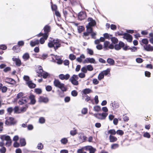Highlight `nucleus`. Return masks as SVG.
I'll use <instances>...</instances> for the list:
<instances>
[{"instance_id": "44", "label": "nucleus", "mask_w": 153, "mask_h": 153, "mask_svg": "<svg viewBox=\"0 0 153 153\" xmlns=\"http://www.w3.org/2000/svg\"><path fill=\"white\" fill-rule=\"evenodd\" d=\"M94 110L95 111L98 112L101 110V108L100 106L99 105H96L94 107Z\"/></svg>"}, {"instance_id": "43", "label": "nucleus", "mask_w": 153, "mask_h": 153, "mask_svg": "<svg viewBox=\"0 0 153 153\" xmlns=\"http://www.w3.org/2000/svg\"><path fill=\"white\" fill-rule=\"evenodd\" d=\"M85 29L84 27L82 26H79L78 27V30L79 33H81V32L83 30Z\"/></svg>"}, {"instance_id": "36", "label": "nucleus", "mask_w": 153, "mask_h": 153, "mask_svg": "<svg viewBox=\"0 0 153 153\" xmlns=\"http://www.w3.org/2000/svg\"><path fill=\"white\" fill-rule=\"evenodd\" d=\"M103 36L105 39H111V38L112 36V35L111 34L109 35L108 33H105L104 34Z\"/></svg>"}, {"instance_id": "14", "label": "nucleus", "mask_w": 153, "mask_h": 153, "mask_svg": "<svg viewBox=\"0 0 153 153\" xmlns=\"http://www.w3.org/2000/svg\"><path fill=\"white\" fill-rule=\"evenodd\" d=\"M28 99L25 97H23L19 100L18 103L20 105H22L26 103Z\"/></svg>"}, {"instance_id": "47", "label": "nucleus", "mask_w": 153, "mask_h": 153, "mask_svg": "<svg viewBox=\"0 0 153 153\" xmlns=\"http://www.w3.org/2000/svg\"><path fill=\"white\" fill-rule=\"evenodd\" d=\"M35 92L37 94H40L42 92V90L40 88H36L35 89Z\"/></svg>"}, {"instance_id": "50", "label": "nucleus", "mask_w": 153, "mask_h": 153, "mask_svg": "<svg viewBox=\"0 0 153 153\" xmlns=\"http://www.w3.org/2000/svg\"><path fill=\"white\" fill-rule=\"evenodd\" d=\"M119 147V144L117 143H115L112 144L111 146V149H115Z\"/></svg>"}, {"instance_id": "7", "label": "nucleus", "mask_w": 153, "mask_h": 153, "mask_svg": "<svg viewBox=\"0 0 153 153\" xmlns=\"http://www.w3.org/2000/svg\"><path fill=\"white\" fill-rule=\"evenodd\" d=\"M45 33H44V37L47 39L49 35V32L51 31V27L48 25H46L43 28Z\"/></svg>"}, {"instance_id": "45", "label": "nucleus", "mask_w": 153, "mask_h": 153, "mask_svg": "<svg viewBox=\"0 0 153 153\" xmlns=\"http://www.w3.org/2000/svg\"><path fill=\"white\" fill-rule=\"evenodd\" d=\"M45 119L44 117H40L39 119V122L41 124L44 123L45 122Z\"/></svg>"}, {"instance_id": "59", "label": "nucleus", "mask_w": 153, "mask_h": 153, "mask_svg": "<svg viewBox=\"0 0 153 153\" xmlns=\"http://www.w3.org/2000/svg\"><path fill=\"white\" fill-rule=\"evenodd\" d=\"M13 111V109L12 107H9L7 109V112L9 113V114H11Z\"/></svg>"}, {"instance_id": "4", "label": "nucleus", "mask_w": 153, "mask_h": 153, "mask_svg": "<svg viewBox=\"0 0 153 153\" xmlns=\"http://www.w3.org/2000/svg\"><path fill=\"white\" fill-rule=\"evenodd\" d=\"M79 79L78 75L74 74L69 79L70 82H71V83L75 85H77L79 84L77 80Z\"/></svg>"}, {"instance_id": "30", "label": "nucleus", "mask_w": 153, "mask_h": 153, "mask_svg": "<svg viewBox=\"0 0 153 153\" xmlns=\"http://www.w3.org/2000/svg\"><path fill=\"white\" fill-rule=\"evenodd\" d=\"M22 58L25 61L28 60L30 58L29 54L28 53H24L22 56Z\"/></svg>"}, {"instance_id": "54", "label": "nucleus", "mask_w": 153, "mask_h": 153, "mask_svg": "<svg viewBox=\"0 0 153 153\" xmlns=\"http://www.w3.org/2000/svg\"><path fill=\"white\" fill-rule=\"evenodd\" d=\"M43 147V145L42 143H40L38 144L37 148L40 150H41L42 149Z\"/></svg>"}, {"instance_id": "34", "label": "nucleus", "mask_w": 153, "mask_h": 153, "mask_svg": "<svg viewBox=\"0 0 153 153\" xmlns=\"http://www.w3.org/2000/svg\"><path fill=\"white\" fill-rule=\"evenodd\" d=\"M91 89L88 88H86L82 91V92L84 94H86L91 92Z\"/></svg>"}, {"instance_id": "62", "label": "nucleus", "mask_w": 153, "mask_h": 153, "mask_svg": "<svg viewBox=\"0 0 153 153\" xmlns=\"http://www.w3.org/2000/svg\"><path fill=\"white\" fill-rule=\"evenodd\" d=\"M81 71L84 73H87V70L86 69V66H84L82 67L81 69Z\"/></svg>"}, {"instance_id": "53", "label": "nucleus", "mask_w": 153, "mask_h": 153, "mask_svg": "<svg viewBox=\"0 0 153 153\" xmlns=\"http://www.w3.org/2000/svg\"><path fill=\"white\" fill-rule=\"evenodd\" d=\"M47 39H45L44 37V36L41 37L39 39V43L40 42L41 44H43L45 42V40H46Z\"/></svg>"}, {"instance_id": "11", "label": "nucleus", "mask_w": 153, "mask_h": 153, "mask_svg": "<svg viewBox=\"0 0 153 153\" xmlns=\"http://www.w3.org/2000/svg\"><path fill=\"white\" fill-rule=\"evenodd\" d=\"M87 21L88 22H89L87 25H89L91 27H94L96 25V22L91 17H88V19Z\"/></svg>"}, {"instance_id": "12", "label": "nucleus", "mask_w": 153, "mask_h": 153, "mask_svg": "<svg viewBox=\"0 0 153 153\" xmlns=\"http://www.w3.org/2000/svg\"><path fill=\"white\" fill-rule=\"evenodd\" d=\"M70 77V75L69 74H66L65 75L63 74H61L59 75V78L61 80H68Z\"/></svg>"}, {"instance_id": "51", "label": "nucleus", "mask_w": 153, "mask_h": 153, "mask_svg": "<svg viewBox=\"0 0 153 153\" xmlns=\"http://www.w3.org/2000/svg\"><path fill=\"white\" fill-rule=\"evenodd\" d=\"M71 94L73 97H76L78 93L76 91L74 90L71 91Z\"/></svg>"}, {"instance_id": "8", "label": "nucleus", "mask_w": 153, "mask_h": 153, "mask_svg": "<svg viewBox=\"0 0 153 153\" xmlns=\"http://www.w3.org/2000/svg\"><path fill=\"white\" fill-rule=\"evenodd\" d=\"M9 121L7 120H6L5 122L6 125L10 126L14 125L17 122V121L15 120L14 118L13 117H9Z\"/></svg>"}, {"instance_id": "15", "label": "nucleus", "mask_w": 153, "mask_h": 153, "mask_svg": "<svg viewBox=\"0 0 153 153\" xmlns=\"http://www.w3.org/2000/svg\"><path fill=\"white\" fill-rule=\"evenodd\" d=\"M84 63H96L95 60L94 58H87L84 60Z\"/></svg>"}, {"instance_id": "9", "label": "nucleus", "mask_w": 153, "mask_h": 153, "mask_svg": "<svg viewBox=\"0 0 153 153\" xmlns=\"http://www.w3.org/2000/svg\"><path fill=\"white\" fill-rule=\"evenodd\" d=\"M87 15L85 12L81 11L78 14V19L80 21L84 19L86 17Z\"/></svg>"}, {"instance_id": "20", "label": "nucleus", "mask_w": 153, "mask_h": 153, "mask_svg": "<svg viewBox=\"0 0 153 153\" xmlns=\"http://www.w3.org/2000/svg\"><path fill=\"white\" fill-rule=\"evenodd\" d=\"M26 83L30 88H34L36 86V85L33 83L31 80L27 82Z\"/></svg>"}, {"instance_id": "28", "label": "nucleus", "mask_w": 153, "mask_h": 153, "mask_svg": "<svg viewBox=\"0 0 153 153\" xmlns=\"http://www.w3.org/2000/svg\"><path fill=\"white\" fill-rule=\"evenodd\" d=\"M39 44V41L38 39H36L34 41H31L30 42V45L32 47H33Z\"/></svg>"}, {"instance_id": "57", "label": "nucleus", "mask_w": 153, "mask_h": 153, "mask_svg": "<svg viewBox=\"0 0 153 153\" xmlns=\"http://www.w3.org/2000/svg\"><path fill=\"white\" fill-rule=\"evenodd\" d=\"M142 42L144 44L147 45L149 41L147 39H142Z\"/></svg>"}, {"instance_id": "55", "label": "nucleus", "mask_w": 153, "mask_h": 153, "mask_svg": "<svg viewBox=\"0 0 153 153\" xmlns=\"http://www.w3.org/2000/svg\"><path fill=\"white\" fill-rule=\"evenodd\" d=\"M143 136L144 137H147L149 138L150 137V135L148 132H146L144 133L143 134Z\"/></svg>"}, {"instance_id": "18", "label": "nucleus", "mask_w": 153, "mask_h": 153, "mask_svg": "<svg viewBox=\"0 0 153 153\" xmlns=\"http://www.w3.org/2000/svg\"><path fill=\"white\" fill-rule=\"evenodd\" d=\"M110 105V106H111V108H112L113 110H114L118 108L119 106L118 103L115 101H114L113 102L111 103Z\"/></svg>"}, {"instance_id": "1", "label": "nucleus", "mask_w": 153, "mask_h": 153, "mask_svg": "<svg viewBox=\"0 0 153 153\" xmlns=\"http://www.w3.org/2000/svg\"><path fill=\"white\" fill-rule=\"evenodd\" d=\"M48 46L50 48L53 47L56 51L61 46L60 40L58 39H51L48 43Z\"/></svg>"}, {"instance_id": "27", "label": "nucleus", "mask_w": 153, "mask_h": 153, "mask_svg": "<svg viewBox=\"0 0 153 153\" xmlns=\"http://www.w3.org/2000/svg\"><path fill=\"white\" fill-rule=\"evenodd\" d=\"M107 62L110 65H114L115 61L113 59L111 58H108L107 60Z\"/></svg>"}, {"instance_id": "5", "label": "nucleus", "mask_w": 153, "mask_h": 153, "mask_svg": "<svg viewBox=\"0 0 153 153\" xmlns=\"http://www.w3.org/2000/svg\"><path fill=\"white\" fill-rule=\"evenodd\" d=\"M108 114L107 113L103 112L102 113H98L94 114H93L94 116L97 119L100 120H105Z\"/></svg>"}, {"instance_id": "38", "label": "nucleus", "mask_w": 153, "mask_h": 153, "mask_svg": "<svg viewBox=\"0 0 153 153\" xmlns=\"http://www.w3.org/2000/svg\"><path fill=\"white\" fill-rule=\"evenodd\" d=\"M103 73V72H101L98 75V79L100 80L104 78V75Z\"/></svg>"}, {"instance_id": "37", "label": "nucleus", "mask_w": 153, "mask_h": 153, "mask_svg": "<svg viewBox=\"0 0 153 153\" xmlns=\"http://www.w3.org/2000/svg\"><path fill=\"white\" fill-rule=\"evenodd\" d=\"M61 143L63 144H66L68 142V140L66 138H63L60 140Z\"/></svg>"}, {"instance_id": "35", "label": "nucleus", "mask_w": 153, "mask_h": 153, "mask_svg": "<svg viewBox=\"0 0 153 153\" xmlns=\"http://www.w3.org/2000/svg\"><path fill=\"white\" fill-rule=\"evenodd\" d=\"M92 27L90 26L89 25H87L86 26V30L88 33H90L93 31V29Z\"/></svg>"}, {"instance_id": "2", "label": "nucleus", "mask_w": 153, "mask_h": 153, "mask_svg": "<svg viewBox=\"0 0 153 153\" xmlns=\"http://www.w3.org/2000/svg\"><path fill=\"white\" fill-rule=\"evenodd\" d=\"M115 50H120L121 48L125 51L129 50L130 47L127 45H125V43L123 42L120 41L118 44L116 45L115 46Z\"/></svg>"}, {"instance_id": "46", "label": "nucleus", "mask_w": 153, "mask_h": 153, "mask_svg": "<svg viewBox=\"0 0 153 153\" xmlns=\"http://www.w3.org/2000/svg\"><path fill=\"white\" fill-rule=\"evenodd\" d=\"M24 93L22 92H20L17 95L16 98L17 99L21 98L23 97L24 95Z\"/></svg>"}, {"instance_id": "6", "label": "nucleus", "mask_w": 153, "mask_h": 153, "mask_svg": "<svg viewBox=\"0 0 153 153\" xmlns=\"http://www.w3.org/2000/svg\"><path fill=\"white\" fill-rule=\"evenodd\" d=\"M116 45H114L113 44H110V42L107 41H105L104 44V48L106 50H108V49H115V46Z\"/></svg>"}, {"instance_id": "16", "label": "nucleus", "mask_w": 153, "mask_h": 153, "mask_svg": "<svg viewBox=\"0 0 153 153\" xmlns=\"http://www.w3.org/2000/svg\"><path fill=\"white\" fill-rule=\"evenodd\" d=\"M29 99L30 100V102L29 103L30 104L34 105L36 102V100L35 98V96L34 95L31 94L30 95L29 97Z\"/></svg>"}, {"instance_id": "42", "label": "nucleus", "mask_w": 153, "mask_h": 153, "mask_svg": "<svg viewBox=\"0 0 153 153\" xmlns=\"http://www.w3.org/2000/svg\"><path fill=\"white\" fill-rule=\"evenodd\" d=\"M13 110L14 111V113L19 114L20 113L19 112V108L18 106H16L13 109Z\"/></svg>"}, {"instance_id": "60", "label": "nucleus", "mask_w": 153, "mask_h": 153, "mask_svg": "<svg viewBox=\"0 0 153 153\" xmlns=\"http://www.w3.org/2000/svg\"><path fill=\"white\" fill-rule=\"evenodd\" d=\"M23 79L25 81H26V82L30 81V80L29 77L27 75H25L23 77Z\"/></svg>"}, {"instance_id": "23", "label": "nucleus", "mask_w": 153, "mask_h": 153, "mask_svg": "<svg viewBox=\"0 0 153 153\" xmlns=\"http://www.w3.org/2000/svg\"><path fill=\"white\" fill-rule=\"evenodd\" d=\"M111 37V38L110 39H111V41L112 42L111 44H113L114 45L117 44V43L118 42V39L115 37H113L112 36Z\"/></svg>"}, {"instance_id": "3", "label": "nucleus", "mask_w": 153, "mask_h": 153, "mask_svg": "<svg viewBox=\"0 0 153 153\" xmlns=\"http://www.w3.org/2000/svg\"><path fill=\"white\" fill-rule=\"evenodd\" d=\"M0 138L2 141H4V140H6L7 141L5 145L9 147L11 146L12 140L9 136L6 135H1Z\"/></svg>"}, {"instance_id": "39", "label": "nucleus", "mask_w": 153, "mask_h": 153, "mask_svg": "<svg viewBox=\"0 0 153 153\" xmlns=\"http://www.w3.org/2000/svg\"><path fill=\"white\" fill-rule=\"evenodd\" d=\"M86 67V69H87V71H91L94 69V68L91 65H88Z\"/></svg>"}, {"instance_id": "61", "label": "nucleus", "mask_w": 153, "mask_h": 153, "mask_svg": "<svg viewBox=\"0 0 153 153\" xmlns=\"http://www.w3.org/2000/svg\"><path fill=\"white\" fill-rule=\"evenodd\" d=\"M12 49L17 52L19 51V46L17 45L14 46L13 47Z\"/></svg>"}, {"instance_id": "58", "label": "nucleus", "mask_w": 153, "mask_h": 153, "mask_svg": "<svg viewBox=\"0 0 153 153\" xmlns=\"http://www.w3.org/2000/svg\"><path fill=\"white\" fill-rule=\"evenodd\" d=\"M25 107H22L21 108V111L22 112H25L26 111L27 108L28 107V105L26 104L25 105Z\"/></svg>"}, {"instance_id": "29", "label": "nucleus", "mask_w": 153, "mask_h": 153, "mask_svg": "<svg viewBox=\"0 0 153 153\" xmlns=\"http://www.w3.org/2000/svg\"><path fill=\"white\" fill-rule=\"evenodd\" d=\"M109 139L110 142H114L117 140V138L116 137L111 135L109 136Z\"/></svg>"}, {"instance_id": "17", "label": "nucleus", "mask_w": 153, "mask_h": 153, "mask_svg": "<svg viewBox=\"0 0 153 153\" xmlns=\"http://www.w3.org/2000/svg\"><path fill=\"white\" fill-rule=\"evenodd\" d=\"M13 61L15 62L16 63V65L18 66H20L21 65V60L18 58L13 57L12 59Z\"/></svg>"}, {"instance_id": "32", "label": "nucleus", "mask_w": 153, "mask_h": 153, "mask_svg": "<svg viewBox=\"0 0 153 153\" xmlns=\"http://www.w3.org/2000/svg\"><path fill=\"white\" fill-rule=\"evenodd\" d=\"M86 98L85 100L86 102H88L89 103H92L94 104L93 99H91L90 97L87 95H86Z\"/></svg>"}, {"instance_id": "40", "label": "nucleus", "mask_w": 153, "mask_h": 153, "mask_svg": "<svg viewBox=\"0 0 153 153\" xmlns=\"http://www.w3.org/2000/svg\"><path fill=\"white\" fill-rule=\"evenodd\" d=\"M110 69L109 68H108L106 70L103 71H102L103 72V74L104 75L106 76L108 74L110 73Z\"/></svg>"}, {"instance_id": "52", "label": "nucleus", "mask_w": 153, "mask_h": 153, "mask_svg": "<svg viewBox=\"0 0 153 153\" xmlns=\"http://www.w3.org/2000/svg\"><path fill=\"white\" fill-rule=\"evenodd\" d=\"M108 133L111 135H115L116 134V131L114 129H111L108 131Z\"/></svg>"}, {"instance_id": "10", "label": "nucleus", "mask_w": 153, "mask_h": 153, "mask_svg": "<svg viewBox=\"0 0 153 153\" xmlns=\"http://www.w3.org/2000/svg\"><path fill=\"white\" fill-rule=\"evenodd\" d=\"M123 38L126 39L129 42H131L132 40V36L131 35L127 33H124Z\"/></svg>"}, {"instance_id": "19", "label": "nucleus", "mask_w": 153, "mask_h": 153, "mask_svg": "<svg viewBox=\"0 0 153 153\" xmlns=\"http://www.w3.org/2000/svg\"><path fill=\"white\" fill-rule=\"evenodd\" d=\"M144 49L147 51H153V46L151 45L150 44H148L145 46H143Z\"/></svg>"}, {"instance_id": "25", "label": "nucleus", "mask_w": 153, "mask_h": 153, "mask_svg": "<svg viewBox=\"0 0 153 153\" xmlns=\"http://www.w3.org/2000/svg\"><path fill=\"white\" fill-rule=\"evenodd\" d=\"M39 101L40 102L47 103L48 102L49 100L47 97H40Z\"/></svg>"}, {"instance_id": "31", "label": "nucleus", "mask_w": 153, "mask_h": 153, "mask_svg": "<svg viewBox=\"0 0 153 153\" xmlns=\"http://www.w3.org/2000/svg\"><path fill=\"white\" fill-rule=\"evenodd\" d=\"M85 55L83 54H82L79 57L76 58V60L79 62H81L82 61V59H85Z\"/></svg>"}, {"instance_id": "22", "label": "nucleus", "mask_w": 153, "mask_h": 153, "mask_svg": "<svg viewBox=\"0 0 153 153\" xmlns=\"http://www.w3.org/2000/svg\"><path fill=\"white\" fill-rule=\"evenodd\" d=\"M44 72L42 67L40 66L38 68V70L37 71V73L39 74L38 76L39 77H41L42 76V73Z\"/></svg>"}, {"instance_id": "64", "label": "nucleus", "mask_w": 153, "mask_h": 153, "mask_svg": "<svg viewBox=\"0 0 153 153\" xmlns=\"http://www.w3.org/2000/svg\"><path fill=\"white\" fill-rule=\"evenodd\" d=\"M45 89L48 91H50L52 90V88L50 85H48L46 87Z\"/></svg>"}, {"instance_id": "33", "label": "nucleus", "mask_w": 153, "mask_h": 153, "mask_svg": "<svg viewBox=\"0 0 153 153\" xmlns=\"http://www.w3.org/2000/svg\"><path fill=\"white\" fill-rule=\"evenodd\" d=\"M20 143L21 146H23L26 144V141L25 138H21L20 140Z\"/></svg>"}, {"instance_id": "49", "label": "nucleus", "mask_w": 153, "mask_h": 153, "mask_svg": "<svg viewBox=\"0 0 153 153\" xmlns=\"http://www.w3.org/2000/svg\"><path fill=\"white\" fill-rule=\"evenodd\" d=\"M76 58V56L73 54H70L69 55V58L71 60H74Z\"/></svg>"}, {"instance_id": "41", "label": "nucleus", "mask_w": 153, "mask_h": 153, "mask_svg": "<svg viewBox=\"0 0 153 153\" xmlns=\"http://www.w3.org/2000/svg\"><path fill=\"white\" fill-rule=\"evenodd\" d=\"M50 76V74L48 72H44L42 73V76L44 79H46L48 76Z\"/></svg>"}, {"instance_id": "56", "label": "nucleus", "mask_w": 153, "mask_h": 153, "mask_svg": "<svg viewBox=\"0 0 153 153\" xmlns=\"http://www.w3.org/2000/svg\"><path fill=\"white\" fill-rule=\"evenodd\" d=\"M6 151V149L4 147H2L0 149V152L1 153H5Z\"/></svg>"}, {"instance_id": "13", "label": "nucleus", "mask_w": 153, "mask_h": 153, "mask_svg": "<svg viewBox=\"0 0 153 153\" xmlns=\"http://www.w3.org/2000/svg\"><path fill=\"white\" fill-rule=\"evenodd\" d=\"M86 150H89L90 153H94L96 149L91 146H86L84 147Z\"/></svg>"}, {"instance_id": "63", "label": "nucleus", "mask_w": 153, "mask_h": 153, "mask_svg": "<svg viewBox=\"0 0 153 153\" xmlns=\"http://www.w3.org/2000/svg\"><path fill=\"white\" fill-rule=\"evenodd\" d=\"M7 88L6 86H4L1 89V90L2 93H5L7 91Z\"/></svg>"}, {"instance_id": "48", "label": "nucleus", "mask_w": 153, "mask_h": 153, "mask_svg": "<svg viewBox=\"0 0 153 153\" xmlns=\"http://www.w3.org/2000/svg\"><path fill=\"white\" fill-rule=\"evenodd\" d=\"M129 50H131V52H135L137 51V47L135 46H133L131 47H130Z\"/></svg>"}, {"instance_id": "24", "label": "nucleus", "mask_w": 153, "mask_h": 153, "mask_svg": "<svg viewBox=\"0 0 153 153\" xmlns=\"http://www.w3.org/2000/svg\"><path fill=\"white\" fill-rule=\"evenodd\" d=\"M62 83L57 79H55L53 82L54 85L56 87L59 88V86L62 84Z\"/></svg>"}, {"instance_id": "26", "label": "nucleus", "mask_w": 153, "mask_h": 153, "mask_svg": "<svg viewBox=\"0 0 153 153\" xmlns=\"http://www.w3.org/2000/svg\"><path fill=\"white\" fill-rule=\"evenodd\" d=\"M59 88L62 91H66L67 89V87L65 86V85L63 83H62Z\"/></svg>"}, {"instance_id": "21", "label": "nucleus", "mask_w": 153, "mask_h": 153, "mask_svg": "<svg viewBox=\"0 0 153 153\" xmlns=\"http://www.w3.org/2000/svg\"><path fill=\"white\" fill-rule=\"evenodd\" d=\"M5 82L7 83L12 85H13L15 83V81L13 79L9 78H7L5 79Z\"/></svg>"}]
</instances>
